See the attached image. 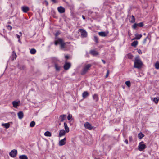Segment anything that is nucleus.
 <instances>
[{"label":"nucleus","instance_id":"1","mask_svg":"<svg viewBox=\"0 0 159 159\" xmlns=\"http://www.w3.org/2000/svg\"><path fill=\"white\" fill-rule=\"evenodd\" d=\"M58 43L60 44V47L61 49H64L67 48V44H69L70 43L69 42L65 43L62 39L59 38L55 42V45H57Z\"/></svg>","mask_w":159,"mask_h":159},{"label":"nucleus","instance_id":"2","mask_svg":"<svg viewBox=\"0 0 159 159\" xmlns=\"http://www.w3.org/2000/svg\"><path fill=\"white\" fill-rule=\"evenodd\" d=\"M143 65V63L140 60L139 56H136L134 61V67L137 68H141Z\"/></svg>","mask_w":159,"mask_h":159},{"label":"nucleus","instance_id":"3","mask_svg":"<svg viewBox=\"0 0 159 159\" xmlns=\"http://www.w3.org/2000/svg\"><path fill=\"white\" fill-rule=\"evenodd\" d=\"M146 147V145L144 144L143 142L142 141L140 142L139 144L138 149L140 151H142Z\"/></svg>","mask_w":159,"mask_h":159},{"label":"nucleus","instance_id":"4","mask_svg":"<svg viewBox=\"0 0 159 159\" xmlns=\"http://www.w3.org/2000/svg\"><path fill=\"white\" fill-rule=\"evenodd\" d=\"M91 66V65L90 64H88L85 66L83 70L81 72V74L82 75L85 74L87 72L88 70L89 69Z\"/></svg>","mask_w":159,"mask_h":159},{"label":"nucleus","instance_id":"5","mask_svg":"<svg viewBox=\"0 0 159 159\" xmlns=\"http://www.w3.org/2000/svg\"><path fill=\"white\" fill-rule=\"evenodd\" d=\"M81 32V34L82 37H86L87 36V34L86 31L83 29H80L79 30Z\"/></svg>","mask_w":159,"mask_h":159},{"label":"nucleus","instance_id":"6","mask_svg":"<svg viewBox=\"0 0 159 159\" xmlns=\"http://www.w3.org/2000/svg\"><path fill=\"white\" fill-rule=\"evenodd\" d=\"M84 125L85 127L89 130H91L93 129V126L91 125V124L88 122H85L84 124Z\"/></svg>","mask_w":159,"mask_h":159},{"label":"nucleus","instance_id":"7","mask_svg":"<svg viewBox=\"0 0 159 159\" xmlns=\"http://www.w3.org/2000/svg\"><path fill=\"white\" fill-rule=\"evenodd\" d=\"M17 154V151L16 150L14 149L12 150L9 153L10 155L13 157H15Z\"/></svg>","mask_w":159,"mask_h":159},{"label":"nucleus","instance_id":"8","mask_svg":"<svg viewBox=\"0 0 159 159\" xmlns=\"http://www.w3.org/2000/svg\"><path fill=\"white\" fill-rule=\"evenodd\" d=\"M66 138H65L62 139L59 141V145L60 146H62L64 145L66 143Z\"/></svg>","mask_w":159,"mask_h":159},{"label":"nucleus","instance_id":"9","mask_svg":"<svg viewBox=\"0 0 159 159\" xmlns=\"http://www.w3.org/2000/svg\"><path fill=\"white\" fill-rule=\"evenodd\" d=\"M20 103V101H14L12 102V104L13 107L17 108V106H19Z\"/></svg>","mask_w":159,"mask_h":159},{"label":"nucleus","instance_id":"10","mask_svg":"<svg viewBox=\"0 0 159 159\" xmlns=\"http://www.w3.org/2000/svg\"><path fill=\"white\" fill-rule=\"evenodd\" d=\"M109 32L108 31H107L106 32H100L98 33V34L102 37H106L107 36V34H108Z\"/></svg>","mask_w":159,"mask_h":159},{"label":"nucleus","instance_id":"11","mask_svg":"<svg viewBox=\"0 0 159 159\" xmlns=\"http://www.w3.org/2000/svg\"><path fill=\"white\" fill-rule=\"evenodd\" d=\"M71 66V64L70 63L66 62L64 65V68L65 70H68Z\"/></svg>","mask_w":159,"mask_h":159},{"label":"nucleus","instance_id":"12","mask_svg":"<svg viewBox=\"0 0 159 159\" xmlns=\"http://www.w3.org/2000/svg\"><path fill=\"white\" fill-rule=\"evenodd\" d=\"M66 132L63 129L60 130L59 134V137H61L62 136H64L66 134Z\"/></svg>","mask_w":159,"mask_h":159},{"label":"nucleus","instance_id":"13","mask_svg":"<svg viewBox=\"0 0 159 159\" xmlns=\"http://www.w3.org/2000/svg\"><path fill=\"white\" fill-rule=\"evenodd\" d=\"M21 8L23 12L25 13L27 12L29 10V7L26 6H23Z\"/></svg>","mask_w":159,"mask_h":159},{"label":"nucleus","instance_id":"14","mask_svg":"<svg viewBox=\"0 0 159 159\" xmlns=\"http://www.w3.org/2000/svg\"><path fill=\"white\" fill-rule=\"evenodd\" d=\"M58 10L60 13H63L65 12V9L62 7L60 6L58 7Z\"/></svg>","mask_w":159,"mask_h":159},{"label":"nucleus","instance_id":"15","mask_svg":"<svg viewBox=\"0 0 159 159\" xmlns=\"http://www.w3.org/2000/svg\"><path fill=\"white\" fill-rule=\"evenodd\" d=\"M66 115H62L60 116L59 117V120L61 122H63L64 121L66 117Z\"/></svg>","mask_w":159,"mask_h":159},{"label":"nucleus","instance_id":"16","mask_svg":"<svg viewBox=\"0 0 159 159\" xmlns=\"http://www.w3.org/2000/svg\"><path fill=\"white\" fill-rule=\"evenodd\" d=\"M64 128L66 132L67 133H68L69 131V129L68 127L67 124L66 122L64 123Z\"/></svg>","mask_w":159,"mask_h":159},{"label":"nucleus","instance_id":"17","mask_svg":"<svg viewBox=\"0 0 159 159\" xmlns=\"http://www.w3.org/2000/svg\"><path fill=\"white\" fill-rule=\"evenodd\" d=\"M18 116L20 119H22L23 117V112L21 111L19 112L18 113Z\"/></svg>","mask_w":159,"mask_h":159},{"label":"nucleus","instance_id":"18","mask_svg":"<svg viewBox=\"0 0 159 159\" xmlns=\"http://www.w3.org/2000/svg\"><path fill=\"white\" fill-rule=\"evenodd\" d=\"M135 38L134 39H132V40L134 39H139L142 36V34H135Z\"/></svg>","mask_w":159,"mask_h":159},{"label":"nucleus","instance_id":"19","mask_svg":"<svg viewBox=\"0 0 159 159\" xmlns=\"http://www.w3.org/2000/svg\"><path fill=\"white\" fill-rule=\"evenodd\" d=\"M2 125L4 127H5L6 129H8L10 127V124L9 123H2Z\"/></svg>","mask_w":159,"mask_h":159},{"label":"nucleus","instance_id":"20","mask_svg":"<svg viewBox=\"0 0 159 159\" xmlns=\"http://www.w3.org/2000/svg\"><path fill=\"white\" fill-rule=\"evenodd\" d=\"M151 99L156 104H157L159 101V99L157 98H152Z\"/></svg>","mask_w":159,"mask_h":159},{"label":"nucleus","instance_id":"21","mask_svg":"<svg viewBox=\"0 0 159 159\" xmlns=\"http://www.w3.org/2000/svg\"><path fill=\"white\" fill-rule=\"evenodd\" d=\"M16 55L14 51H13L12 55V59L13 61L14 59H16Z\"/></svg>","mask_w":159,"mask_h":159},{"label":"nucleus","instance_id":"22","mask_svg":"<svg viewBox=\"0 0 159 159\" xmlns=\"http://www.w3.org/2000/svg\"><path fill=\"white\" fill-rule=\"evenodd\" d=\"M56 71H59L60 70V67L57 64H55L54 65Z\"/></svg>","mask_w":159,"mask_h":159},{"label":"nucleus","instance_id":"23","mask_svg":"<svg viewBox=\"0 0 159 159\" xmlns=\"http://www.w3.org/2000/svg\"><path fill=\"white\" fill-rule=\"evenodd\" d=\"M93 100L96 102H97L98 100V98L97 94H94L93 95Z\"/></svg>","mask_w":159,"mask_h":159},{"label":"nucleus","instance_id":"24","mask_svg":"<svg viewBox=\"0 0 159 159\" xmlns=\"http://www.w3.org/2000/svg\"><path fill=\"white\" fill-rule=\"evenodd\" d=\"M90 53L93 55H96L98 54V52L95 50H92L90 51Z\"/></svg>","mask_w":159,"mask_h":159},{"label":"nucleus","instance_id":"25","mask_svg":"<svg viewBox=\"0 0 159 159\" xmlns=\"http://www.w3.org/2000/svg\"><path fill=\"white\" fill-rule=\"evenodd\" d=\"M19 158L20 159H28L27 157L25 155L20 156Z\"/></svg>","mask_w":159,"mask_h":159},{"label":"nucleus","instance_id":"26","mask_svg":"<svg viewBox=\"0 0 159 159\" xmlns=\"http://www.w3.org/2000/svg\"><path fill=\"white\" fill-rule=\"evenodd\" d=\"M138 44V41H135L132 42L131 44V45L133 47H136Z\"/></svg>","mask_w":159,"mask_h":159},{"label":"nucleus","instance_id":"27","mask_svg":"<svg viewBox=\"0 0 159 159\" xmlns=\"http://www.w3.org/2000/svg\"><path fill=\"white\" fill-rule=\"evenodd\" d=\"M89 94L87 92H84L82 94L83 97L85 98L88 96Z\"/></svg>","mask_w":159,"mask_h":159},{"label":"nucleus","instance_id":"28","mask_svg":"<svg viewBox=\"0 0 159 159\" xmlns=\"http://www.w3.org/2000/svg\"><path fill=\"white\" fill-rule=\"evenodd\" d=\"M44 135L46 136L50 137L51 136V134L50 132L48 131L44 133Z\"/></svg>","mask_w":159,"mask_h":159},{"label":"nucleus","instance_id":"29","mask_svg":"<svg viewBox=\"0 0 159 159\" xmlns=\"http://www.w3.org/2000/svg\"><path fill=\"white\" fill-rule=\"evenodd\" d=\"M126 57L130 59H132L133 58V55H132L131 54L129 53L127 54L126 56Z\"/></svg>","mask_w":159,"mask_h":159},{"label":"nucleus","instance_id":"30","mask_svg":"<svg viewBox=\"0 0 159 159\" xmlns=\"http://www.w3.org/2000/svg\"><path fill=\"white\" fill-rule=\"evenodd\" d=\"M144 136V135L141 133H140L138 134V137L140 139L142 138Z\"/></svg>","mask_w":159,"mask_h":159},{"label":"nucleus","instance_id":"31","mask_svg":"<svg viewBox=\"0 0 159 159\" xmlns=\"http://www.w3.org/2000/svg\"><path fill=\"white\" fill-rule=\"evenodd\" d=\"M155 67L157 69H159V62H157L155 65Z\"/></svg>","mask_w":159,"mask_h":159},{"label":"nucleus","instance_id":"32","mask_svg":"<svg viewBox=\"0 0 159 159\" xmlns=\"http://www.w3.org/2000/svg\"><path fill=\"white\" fill-rule=\"evenodd\" d=\"M36 52V50L34 49H31L30 50V52L32 54H34Z\"/></svg>","mask_w":159,"mask_h":159},{"label":"nucleus","instance_id":"33","mask_svg":"<svg viewBox=\"0 0 159 159\" xmlns=\"http://www.w3.org/2000/svg\"><path fill=\"white\" fill-rule=\"evenodd\" d=\"M125 84L127 85L128 87H129L130 86V82L129 81H126L125 83Z\"/></svg>","mask_w":159,"mask_h":159},{"label":"nucleus","instance_id":"34","mask_svg":"<svg viewBox=\"0 0 159 159\" xmlns=\"http://www.w3.org/2000/svg\"><path fill=\"white\" fill-rule=\"evenodd\" d=\"M135 21V18L133 16H132L131 17L130 22L132 23H134Z\"/></svg>","mask_w":159,"mask_h":159},{"label":"nucleus","instance_id":"35","mask_svg":"<svg viewBox=\"0 0 159 159\" xmlns=\"http://www.w3.org/2000/svg\"><path fill=\"white\" fill-rule=\"evenodd\" d=\"M94 40L96 42V43H98V38L96 36H94Z\"/></svg>","mask_w":159,"mask_h":159},{"label":"nucleus","instance_id":"36","mask_svg":"<svg viewBox=\"0 0 159 159\" xmlns=\"http://www.w3.org/2000/svg\"><path fill=\"white\" fill-rule=\"evenodd\" d=\"M148 39L150 40V39L148 37H146L145 38L143 41V44H145L147 41V40Z\"/></svg>","mask_w":159,"mask_h":159},{"label":"nucleus","instance_id":"37","mask_svg":"<svg viewBox=\"0 0 159 159\" xmlns=\"http://www.w3.org/2000/svg\"><path fill=\"white\" fill-rule=\"evenodd\" d=\"M35 124V123L34 121H32L30 123V126L31 127H33L34 126Z\"/></svg>","mask_w":159,"mask_h":159},{"label":"nucleus","instance_id":"38","mask_svg":"<svg viewBox=\"0 0 159 159\" xmlns=\"http://www.w3.org/2000/svg\"><path fill=\"white\" fill-rule=\"evenodd\" d=\"M16 36H17V38L18 39V41L20 43H21V42L20 40V37H21L20 35H18L17 34L16 35Z\"/></svg>","mask_w":159,"mask_h":159},{"label":"nucleus","instance_id":"39","mask_svg":"<svg viewBox=\"0 0 159 159\" xmlns=\"http://www.w3.org/2000/svg\"><path fill=\"white\" fill-rule=\"evenodd\" d=\"M72 117V116L71 115L69 114L67 116V119L68 120H70Z\"/></svg>","mask_w":159,"mask_h":159},{"label":"nucleus","instance_id":"40","mask_svg":"<svg viewBox=\"0 0 159 159\" xmlns=\"http://www.w3.org/2000/svg\"><path fill=\"white\" fill-rule=\"evenodd\" d=\"M138 26H139L140 27H142L143 25V24L142 22H140L138 24H137Z\"/></svg>","mask_w":159,"mask_h":159},{"label":"nucleus","instance_id":"41","mask_svg":"<svg viewBox=\"0 0 159 159\" xmlns=\"http://www.w3.org/2000/svg\"><path fill=\"white\" fill-rule=\"evenodd\" d=\"M137 26H138L137 24L135 23L133 25V29H135Z\"/></svg>","mask_w":159,"mask_h":159},{"label":"nucleus","instance_id":"42","mask_svg":"<svg viewBox=\"0 0 159 159\" xmlns=\"http://www.w3.org/2000/svg\"><path fill=\"white\" fill-rule=\"evenodd\" d=\"M7 27L8 29L10 30H11L12 28V26L9 25L7 26Z\"/></svg>","mask_w":159,"mask_h":159},{"label":"nucleus","instance_id":"43","mask_svg":"<svg viewBox=\"0 0 159 159\" xmlns=\"http://www.w3.org/2000/svg\"><path fill=\"white\" fill-rule=\"evenodd\" d=\"M137 51L138 53L139 54H142V52L141 50L140 49H137Z\"/></svg>","mask_w":159,"mask_h":159},{"label":"nucleus","instance_id":"44","mask_svg":"<svg viewBox=\"0 0 159 159\" xmlns=\"http://www.w3.org/2000/svg\"><path fill=\"white\" fill-rule=\"evenodd\" d=\"M109 73V70H108L107 71V73L106 74V78H107L108 76Z\"/></svg>","mask_w":159,"mask_h":159},{"label":"nucleus","instance_id":"45","mask_svg":"<svg viewBox=\"0 0 159 159\" xmlns=\"http://www.w3.org/2000/svg\"><path fill=\"white\" fill-rule=\"evenodd\" d=\"M51 1L53 2L54 3H56L57 2L56 0H51Z\"/></svg>","mask_w":159,"mask_h":159},{"label":"nucleus","instance_id":"46","mask_svg":"<svg viewBox=\"0 0 159 159\" xmlns=\"http://www.w3.org/2000/svg\"><path fill=\"white\" fill-rule=\"evenodd\" d=\"M125 142L126 144H127L128 143V141L127 139H126L125 141Z\"/></svg>","mask_w":159,"mask_h":159},{"label":"nucleus","instance_id":"47","mask_svg":"<svg viewBox=\"0 0 159 159\" xmlns=\"http://www.w3.org/2000/svg\"><path fill=\"white\" fill-rule=\"evenodd\" d=\"M65 58H66L67 59H68L69 58V56L67 55L65 56Z\"/></svg>","mask_w":159,"mask_h":159},{"label":"nucleus","instance_id":"48","mask_svg":"<svg viewBox=\"0 0 159 159\" xmlns=\"http://www.w3.org/2000/svg\"><path fill=\"white\" fill-rule=\"evenodd\" d=\"M82 18L84 20L85 19V18L84 16V15H82Z\"/></svg>","mask_w":159,"mask_h":159},{"label":"nucleus","instance_id":"49","mask_svg":"<svg viewBox=\"0 0 159 159\" xmlns=\"http://www.w3.org/2000/svg\"><path fill=\"white\" fill-rule=\"evenodd\" d=\"M102 61L103 62V63L104 64H105V61L103 60H102Z\"/></svg>","mask_w":159,"mask_h":159},{"label":"nucleus","instance_id":"50","mask_svg":"<svg viewBox=\"0 0 159 159\" xmlns=\"http://www.w3.org/2000/svg\"><path fill=\"white\" fill-rule=\"evenodd\" d=\"M20 36H22V34L21 32H20Z\"/></svg>","mask_w":159,"mask_h":159},{"label":"nucleus","instance_id":"51","mask_svg":"<svg viewBox=\"0 0 159 159\" xmlns=\"http://www.w3.org/2000/svg\"><path fill=\"white\" fill-rule=\"evenodd\" d=\"M12 114H14L15 115H16L15 114V113L14 112H12Z\"/></svg>","mask_w":159,"mask_h":159}]
</instances>
